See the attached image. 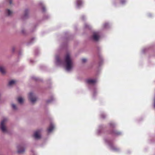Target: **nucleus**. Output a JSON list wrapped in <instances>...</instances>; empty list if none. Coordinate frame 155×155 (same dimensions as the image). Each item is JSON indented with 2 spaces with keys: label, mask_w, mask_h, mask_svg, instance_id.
I'll return each mask as SVG.
<instances>
[{
  "label": "nucleus",
  "mask_w": 155,
  "mask_h": 155,
  "mask_svg": "<svg viewBox=\"0 0 155 155\" xmlns=\"http://www.w3.org/2000/svg\"><path fill=\"white\" fill-rule=\"evenodd\" d=\"M18 101L20 104H22L23 102V99L21 97H19L18 98Z\"/></svg>",
  "instance_id": "nucleus-13"
},
{
  "label": "nucleus",
  "mask_w": 155,
  "mask_h": 155,
  "mask_svg": "<svg viewBox=\"0 0 155 155\" xmlns=\"http://www.w3.org/2000/svg\"><path fill=\"white\" fill-rule=\"evenodd\" d=\"M25 150L24 148H21V147H18V152L19 153H22L24 152Z\"/></svg>",
  "instance_id": "nucleus-11"
},
{
  "label": "nucleus",
  "mask_w": 155,
  "mask_h": 155,
  "mask_svg": "<svg viewBox=\"0 0 155 155\" xmlns=\"http://www.w3.org/2000/svg\"><path fill=\"white\" fill-rule=\"evenodd\" d=\"M9 3H10V4H11L12 3V1H11V0H10Z\"/></svg>",
  "instance_id": "nucleus-25"
},
{
  "label": "nucleus",
  "mask_w": 155,
  "mask_h": 155,
  "mask_svg": "<svg viewBox=\"0 0 155 155\" xmlns=\"http://www.w3.org/2000/svg\"><path fill=\"white\" fill-rule=\"evenodd\" d=\"M126 2V0H121V3L122 4H124Z\"/></svg>",
  "instance_id": "nucleus-22"
},
{
  "label": "nucleus",
  "mask_w": 155,
  "mask_h": 155,
  "mask_svg": "<svg viewBox=\"0 0 155 155\" xmlns=\"http://www.w3.org/2000/svg\"><path fill=\"white\" fill-rule=\"evenodd\" d=\"M83 3L82 0H76V6L79 8L80 7L83 5Z\"/></svg>",
  "instance_id": "nucleus-8"
},
{
  "label": "nucleus",
  "mask_w": 155,
  "mask_h": 155,
  "mask_svg": "<svg viewBox=\"0 0 155 155\" xmlns=\"http://www.w3.org/2000/svg\"><path fill=\"white\" fill-rule=\"evenodd\" d=\"M84 27L86 29H89L91 28V26L87 23H85L84 25Z\"/></svg>",
  "instance_id": "nucleus-15"
},
{
  "label": "nucleus",
  "mask_w": 155,
  "mask_h": 155,
  "mask_svg": "<svg viewBox=\"0 0 155 155\" xmlns=\"http://www.w3.org/2000/svg\"><path fill=\"white\" fill-rule=\"evenodd\" d=\"M50 100H48V101H47V102H48V103L50 102Z\"/></svg>",
  "instance_id": "nucleus-26"
},
{
  "label": "nucleus",
  "mask_w": 155,
  "mask_h": 155,
  "mask_svg": "<svg viewBox=\"0 0 155 155\" xmlns=\"http://www.w3.org/2000/svg\"><path fill=\"white\" fill-rule=\"evenodd\" d=\"M28 12V9H26L25 11V16H26L27 15V14Z\"/></svg>",
  "instance_id": "nucleus-21"
},
{
  "label": "nucleus",
  "mask_w": 155,
  "mask_h": 155,
  "mask_svg": "<svg viewBox=\"0 0 155 155\" xmlns=\"http://www.w3.org/2000/svg\"><path fill=\"white\" fill-rule=\"evenodd\" d=\"M40 132L41 130H38L35 132L34 136L35 139H39L41 138Z\"/></svg>",
  "instance_id": "nucleus-7"
},
{
  "label": "nucleus",
  "mask_w": 155,
  "mask_h": 155,
  "mask_svg": "<svg viewBox=\"0 0 155 155\" xmlns=\"http://www.w3.org/2000/svg\"><path fill=\"white\" fill-rule=\"evenodd\" d=\"M54 126L52 124H51L50 126L48 129V133H50L54 129Z\"/></svg>",
  "instance_id": "nucleus-10"
},
{
  "label": "nucleus",
  "mask_w": 155,
  "mask_h": 155,
  "mask_svg": "<svg viewBox=\"0 0 155 155\" xmlns=\"http://www.w3.org/2000/svg\"><path fill=\"white\" fill-rule=\"evenodd\" d=\"M101 117H102V118H104V117L103 116H102V115H101Z\"/></svg>",
  "instance_id": "nucleus-27"
},
{
  "label": "nucleus",
  "mask_w": 155,
  "mask_h": 155,
  "mask_svg": "<svg viewBox=\"0 0 155 155\" xmlns=\"http://www.w3.org/2000/svg\"><path fill=\"white\" fill-rule=\"evenodd\" d=\"M109 24L108 23H105L103 25V27L105 28H107Z\"/></svg>",
  "instance_id": "nucleus-19"
},
{
  "label": "nucleus",
  "mask_w": 155,
  "mask_h": 155,
  "mask_svg": "<svg viewBox=\"0 0 155 155\" xmlns=\"http://www.w3.org/2000/svg\"><path fill=\"white\" fill-rule=\"evenodd\" d=\"M8 121V119L5 117L2 120L0 125V128L2 131L3 133H6L7 132V129L6 124Z\"/></svg>",
  "instance_id": "nucleus-2"
},
{
  "label": "nucleus",
  "mask_w": 155,
  "mask_h": 155,
  "mask_svg": "<svg viewBox=\"0 0 155 155\" xmlns=\"http://www.w3.org/2000/svg\"><path fill=\"white\" fill-rule=\"evenodd\" d=\"M39 5L41 6L42 7V10H43V12H44L45 11V7L43 3L42 2H40V3H39Z\"/></svg>",
  "instance_id": "nucleus-16"
},
{
  "label": "nucleus",
  "mask_w": 155,
  "mask_h": 155,
  "mask_svg": "<svg viewBox=\"0 0 155 155\" xmlns=\"http://www.w3.org/2000/svg\"><path fill=\"white\" fill-rule=\"evenodd\" d=\"M6 13L9 16L12 14V12L9 9H8L6 11Z\"/></svg>",
  "instance_id": "nucleus-17"
},
{
  "label": "nucleus",
  "mask_w": 155,
  "mask_h": 155,
  "mask_svg": "<svg viewBox=\"0 0 155 155\" xmlns=\"http://www.w3.org/2000/svg\"><path fill=\"white\" fill-rule=\"evenodd\" d=\"M114 134H115L117 135H119L120 134H121V133L120 132H117V131H114Z\"/></svg>",
  "instance_id": "nucleus-20"
},
{
  "label": "nucleus",
  "mask_w": 155,
  "mask_h": 155,
  "mask_svg": "<svg viewBox=\"0 0 155 155\" xmlns=\"http://www.w3.org/2000/svg\"><path fill=\"white\" fill-rule=\"evenodd\" d=\"M12 108L14 110H16L17 109V107H16V106L15 105V104H12Z\"/></svg>",
  "instance_id": "nucleus-18"
},
{
  "label": "nucleus",
  "mask_w": 155,
  "mask_h": 155,
  "mask_svg": "<svg viewBox=\"0 0 155 155\" xmlns=\"http://www.w3.org/2000/svg\"><path fill=\"white\" fill-rule=\"evenodd\" d=\"M28 97L31 102L33 103H34L37 100V98L34 96L32 93L31 92L29 93Z\"/></svg>",
  "instance_id": "nucleus-5"
},
{
  "label": "nucleus",
  "mask_w": 155,
  "mask_h": 155,
  "mask_svg": "<svg viewBox=\"0 0 155 155\" xmlns=\"http://www.w3.org/2000/svg\"><path fill=\"white\" fill-rule=\"evenodd\" d=\"M81 60L82 62L85 63L87 61V60L86 58H83Z\"/></svg>",
  "instance_id": "nucleus-23"
},
{
  "label": "nucleus",
  "mask_w": 155,
  "mask_h": 155,
  "mask_svg": "<svg viewBox=\"0 0 155 155\" xmlns=\"http://www.w3.org/2000/svg\"><path fill=\"white\" fill-rule=\"evenodd\" d=\"M0 72L2 74H5L6 71L5 68L3 66H0Z\"/></svg>",
  "instance_id": "nucleus-12"
},
{
  "label": "nucleus",
  "mask_w": 155,
  "mask_h": 155,
  "mask_svg": "<svg viewBox=\"0 0 155 155\" xmlns=\"http://www.w3.org/2000/svg\"><path fill=\"white\" fill-rule=\"evenodd\" d=\"M110 126L112 127H113V126L114 125V124L113 123H110Z\"/></svg>",
  "instance_id": "nucleus-24"
},
{
  "label": "nucleus",
  "mask_w": 155,
  "mask_h": 155,
  "mask_svg": "<svg viewBox=\"0 0 155 155\" xmlns=\"http://www.w3.org/2000/svg\"><path fill=\"white\" fill-rule=\"evenodd\" d=\"M15 83V81L14 80H11L8 83V85L9 86H11L13 84H14Z\"/></svg>",
  "instance_id": "nucleus-14"
},
{
  "label": "nucleus",
  "mask_w": 155,
  "mask_h": 155,
  "mask_svg": "<svg viewBox=\"0 0 155 155\" xmlns=\"http://www.w3.org/2000/svg\"><path fill=\"white\" fill-rule=\"evenodd\" d=\"M56 64L58 65H61L67 71H68V54H66L64 60L61 61L58 56L56 57Z\"/></svg>",
  "instance_id": "nucleus-1"
},
{
  "label": "nucleus",
  "mask_w": 155,
  "mask_h": 155,
  "mask_svg": "<svg viewBox=\"0 0 155 155\" xmlns=\"http://www.w3.org/2000/svg\"><path fill=\"white\" fill-rule=\"evenodd\" d=\"M74 67V63L71 57L68 54V72L71 70Z\"/></svg>",
  "instance_id": "nucleus-3"
},
{
  "label": "nucleus",
  "mask_w": 155,
  "mask_h": 155,
  "mask_svg": "<svg viewBox=\"0 0 155 155\" xmlns=\"http://www.w3.org/2000/svg\"><path fill=\"white\" fill-rule=\"evenodd\" d=\"M97 81V80L95 79H89L86 81L87 83L89 85H94Z\"/></svg>",
  "instance_id": "nucleus-6"
},
{
  "label": "nucleus",
  "mask_w": 155,
  "mask_h": 155,
  "mask_svg": "<svg viewBox=\"0 0 155 155\" xmlns=\"http://www.w3.org/2000/svg\"><path fill=\"white\" fill-rule=\"evenodd\" d=\"M109 146L110 149L114 151H118L119 150L118 148L113 145L109 144Z\"/></svg>",
  "instance_id": "nucleus-9"
},
{
  "label": "nucleus",
  "mask_w": 155,
  "mask_h": 155,
  "mask_svg": "<svg viewBox=\"0 0 155 155\" xmlns=\"http://www.w3.org/2000/svg\"><path fill=\"white\" fill-rule=\"evenodd\" d=\"M100 35L98 32H94L92 37V39L95 41H98L100 38Z\"/></svg>",
  "instance_id": "nucleus-4"
}]
</instances>
